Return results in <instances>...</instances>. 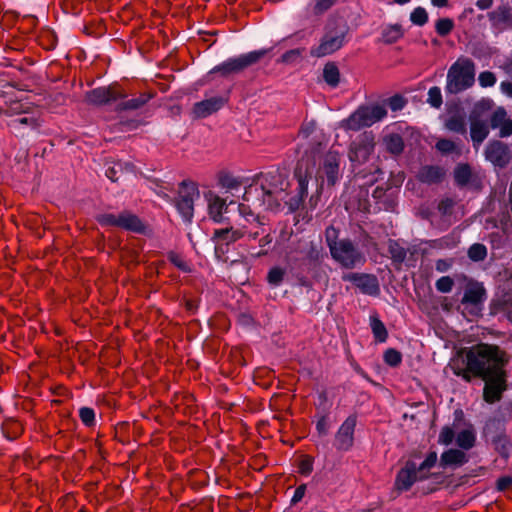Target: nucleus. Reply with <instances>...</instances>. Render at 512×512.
Instances as JSON below:
<instances>
[{
    "label": "nucleus",
    "mask_w": 512,
    "mask_h": 512,
    "mask_svg": "<svg viewBox=\"0 0 512 512\" xmlns=\"http://www.w3.org/2000/svg\"><path fill=\"white\" fill-rule=\"evenodd\" d=\"M340 163V154L335 150L321 154L319 148H313L311 151L306 149L294 171V177L298 184L296 195L288 197L286 192L289 186L288 181L281 173L273 170L255 176L254 184L246 191L245 198L249 201L252 195L256 194L255 206L278 210L282 204H285L293 212L300 208L307 197L308 185L311 181L316 186V195L310 197L309 207L314 209L324 183L332 186L339 180Z\"/></svg>",
    "instance_id": "obj_1"
},
{
    "label": "nucleus",
    "mask_w": 512,
    "mask_h": 512,
    "mask_svg": "<svg viewBox=\"0 0 512 512\" xmlns=\"http://www.w3.org/2000/svg\"><path fill=\"white\" fill-rule=\"evenodd\" d=\"M464 356L454 359L451 368L455 375L465 381L472 376L480 378L505 372L508 362L507 355L498 346L491 344H477L463 351Z\"/></svg>",
    "instance_id": "obj_2"
},
{
    "label": "nucleus",
    "mask_w": 512,
    "mask_h": 512,
    "mask_svg": "<svg viewBox=\"0 0 512 512\" xmlns=\"http://www.w3.org/2000/svg\"><path fill=\"white\" fill-rule=\"evenodd\" d=\"M254 184V181L246 188L244 196L246 195V191L250 188L251 185ZM244 200L248 202V200L244 197ZM252 202L253 208L245 203H241L238 205V219L235 220L236 227L231 226L225 229H217L214 231L213 239L217 244H230L233 243L245 235H247L250 239H256L260 235L259 231V217L256 214V210H265L263 207L255 206L254 203H257L256 194L252 195V198L249 200ZM273 211L272 209H270ZM263 233V230L261 231Z\"/></svg>",
    "instance_id": "obj_3"
},
{
    "label": "nucleus",
    "mask_w": 512,
    "mask_h": 512,
    "mask_svg": "<svg viewBox=\"0 0 512 512\" xmlns=\"http://www.w3.org/2000/svg\"><path fill=\"white\" fill-rule=\"evenodd\" d=\"M332 258L345 268H353L364 262L361 252L348 239L338 240V231L330 226L325 231Z\"/></svg>",
    "instance_id": "obj_4"
},
{
    "label": "nucleus",
    "mask_w": 512,
    "mask_h": 512,
    "mask_svg": "<svg viewBox=\"0 0 512 512\" xmlns=\"http://www.w3.org/2000/svg\"><path fill=\"white\" fill-rule=\"evenodd\" d=\"M475 81V65L469 58L457 59L447 73L446 91L460 93L470 88Z\"/></svg>",
    "instance_id": "obj_5"
},
{
    "label": "nucleus",
    "mask_w": 512,
    "mask_h": 512,
    "mask_svg": "<svg viewBox=\"0 0 512 512\" xmlns=\"http://www.w3.org/2000/svg\"><path fill=\"white\" fill-rule=\"evenodd\" d=\"M436 462V452H430L419 466H417L416 463L412 461L407 462L405 467L402 468L397 475V488L401 490H407L416 481L426 478L430 469L435 466Z\"/></svg>",
    "instance_id": "obj_6"
},
{
    "label": "nucleus",
    "mask_w": 512,
    "mask_h": 512,
    "mask_svg": "<svg viewBox=\"0 0 512 512\" xmlns=\"http://www.w3.org/2000/svg\"><path fill=\"white\" fill-rule=\"evenodd\" d=\"M7 116L15 117L8 125L15 131L21 132L22 127L36 129L40 126L38 110H31L29 102L13 101L6 108Z\"/></svg>",
    "instance_id": "obj_7"
},
{
    "label": "nucleus",
    "mask_w": 512,
    "mask_h": 512,
    "mask_svg": "<svg viewBox=\"0 0 512 512\" xmlns=\"http://www.w3.org/2000/svg\"><path fill=\"white\" fill-rule=\"evenodd\" d=\"M387 115L383 105H369L358 108L349 118L342 122V126L348 130H360L381 121Z\"/></svg>",
    "instance_id": "obj_8"
},
{
    "label": "nucleus",
    "mask_w": 512,
    "mask_h": 512,
    "mask_svg": "<svg viewBox=\"0 0 512 512\" xmlns=\"http://www.w3.org/2000/svg\"><path fill=\"white\" fill-rule=\"evenodd\" d=\"M345 35L346 28L344 26L328 30L322 37L319 45L311 49V55L314 57H324L334 53L344 45Z\"/></svg>",
    "instance_id": "obj_9"
},
{
    "label": "nucleus",
    "mask_w": 512,
    "mask_h": 512,
    "mask_svg": "<svg viewBox=\"0 0 512 512\" xmlns=\"http://www.w3.org/2000/svg\"><path fill=\"white\" fill-rule=\"evenodd\" d=\"M264 51H252L236 57L229 58L217 65L211 72H219L223 76L241 72L245 68L251 66L260 60L264 55Z\"/></svg>",
    "instance_id": "obj_10"
},
{
    "label": "nucleus",
    "mask_w": 512,
    "mask_h": 512,
    "mask_svg": "<svg viewBox=\"0 0 512 512\" xmlns=\"http://www.w3.org/2000/svg\"><path fill=\"white\" fill-rule=\"evenodd\" d=\"M199 198V190L195 183L183 182L179 192L177 209L185 221H191L194 213V200Z\"/></svg>",
    "instance_id": "obj_11"
},
{
    "label": "nucleus",
    "mask_w": 512,
    "mask_h": 512,
    "mask_svg": "<svg viewBox=\"0 0 512 512\" xmlns=\"http://www.w3.org/2000/svg\"><path fill=\"white\" fill-rule=\"evenodd\" d=\"M203 196L207 204L209 218L215 223H224L227 220L228 207L230 204H233V201L228 204L226 199L219 196L213 190L205 191Z\"/></svg>",
    "instance_id": "obj_12"
},
{
    "label": "nucleus",
    "mask_w": 512,
    "mask_h": 512,
    "mask_svg": "<svg viewBox=\"0 0 512 512\" xmlns=\"http://www.w3.org/2000/svg\"><path fill=\"white\" fill-rule=\"evenodd\" d=\"M491 104L492 102L490 100H481L474 107L470 127V135L474 146H479L485 140L489 133V129L486 122L477 119L475 115H481L486 110H489Z\"/></svg>",
    "instance_id": "obj_13"
},
{
    "label": "nucleus",
    "mask_w": 512,
    "mask_h": 512,
    "mask_svg": "<svg viewBox=\"0 0 512 512\" xmlns=\"http://www.w3.org/2000/svg\"><path fill=\"white\" fill-rule=\"evenodd\" d=\"M99 221L103 225L117 226L134 232H140L143 229L140 219L130 212L104 214L100 216Z\"/></svg>",
    "instance_id": "obj_14"
},
{
    "label": "nucleus",
    "mask_w": 512,
    "mask_h": 512,
    "mask_svg": "<svg viewBox=\"0 0 512 512\" xmlns=\"http://www.w3.org/2000/svg\"><path fill=\"white\" fill-rule=\"evenodd\" d=\"M357 418L351 415L339 427L334 440V446L337 450L348 451L354 444V431Z\"/></svg>",
    "instance_id": "obj_15"
},
{
    "label": "nucleus",
    "mask_w": 512,
    "mask_h": 512,
    "mask_svg": "<svg viewBox=\"0 0 512 512\" xmlns=\"http://www.w3.org/2000/svg\"><path fill=\"white\" fill-rule=\"evenodd\" d=\"M491 27L497 32L512 30V3L501 4L488 13Z\"/></svg>",
    "instance_id": "obj_16"
},
{
    "label": "nucleus",
    "mask_w": 512,
    "mask_h": 512,
    "mask_svg": "<svg viewBox=\"0 0 512 512\" xmlns=\"http://www.w3.org/2000/svg\"><path fill=\"white\" fill-rule=\"evenodd\" d=\"M485 381L483 396L488 403L500 400L503 391L506 389L505 372L482 378Z\"/></svg>",
    "instance_id": "obj_17"
},
{
    "label": "nucleus",
    "mask_w": 512,
    "mask_h": 512,
    "mask_svg": "<svg viewBox=\"0 0 512 512\" xmlns=\"http://www.w3.org/2000/svg\"><path fill=\"white\" fill-rule=\"evenodd\" d=\"M374 149L373 137L365 134L351 145L349 159L353 163H364Z\"/></svg>",
    "instance_id": "obj_18"
},
{
    "label": "nucleus",
    "mask_w": 512,
    "mask_h": 512,
    "mask_svg": "<svg viewBox=\"0 0 512 512\" xmlns=\"http://www.w3.org/2000/svg\"><path fill=\"white\" fill-rule=\"evenodd\" d=\"M122 92L115 86L101 87L87 94V101L95 105L108 104L122 98Z\"/></svg>",
    "instance_id": "obj_19"
},
{
    "label": "nucleus",
    "mask_w": 512,
    "mask_h": 512,
    "mask_svg": "<svg viewBox=\"0 0 512 512\" xmlns=\"http://www.w3.org/2000/svg\"><path fill=\"white\" fill-rule=\"evenodd\" d=\"M344 280L354 283L361 292L368 295H376L379 292L378 280L375 276L368 274L349 273L343 277Z\"/></svg>",
    "instance_id": "obj_20"
},
{
    "label": "nucleus",
    "mask_w": 512,
    "mask_h": 512,
    "mask_svg": "<svg viewBox=\"0 0 512 512\" xmlns=\"http://www.w3.org/2000/svg\"><path fill=\"white\" fill-rule=\"evenodd\" d=\"M485 155L488 161L499 167L505 166L509 160L507 146L499 141L489 143L486 148Z\"/></svg>",
    "instance_id": "obj_21"
},
{
    "label": "nucleus",
    "mask_w": 512,
    "mask_h": 512,
    "mask_svg": "<svg viewBox=\"0 0 512 512\" xmlns=\"http://www.w3.org/2000/svg\"><path fill=\"white\" fill-rule=\"evenodd\" d=\"M225 103L222 97H212L203 101L197 102L194 105L193 113L199 118H204L212 113L218 111Z\"/></svg>",
    "instance_id": "obj_22"
},
{
    "label": "nucleus",
    "mask_w": 512,
    "mask_h": 512,
    "mask_svg": "<svg viewBox=\"0 0 512 512\" xmlns=\"http://www.w3.org/2000/svg\"><path fill=\"white\" fill-rule=\"evenodd\" d=\"M491 127L500 130L501 137H507L512 134V120L507 118L504 108H497L491 118Z\"/></svg>",
    "instance_id": "obj_23"
},
{
    "label": "nucleus",
    "mask_w": 512,
    "mask_h": 512,
    "mask_svg": "<svg viewBox=\"0 0 512 512\" xmlns=\"http://www.w3.org/2000/svg\"><path fill=\"white\" fill-rule=\"evenodd\" d=\"M218 184L227 192H231L241 188L246 184V181L243 177L235 176L232 173L221 172L218 175Z\"/></svg>",
    "instance_id": "obj_24"
},
{
    "label": "nucleus",
    "mask_w": 512,
    "mask_h": 512,
    "mask_svg": "<svg viewBox=\"0 0 512 512\" xmlns=\"http://www.w3.org/2000/svg\"><path fill=\"white\" fill-rule=\"evenodd\" d=\"M467 461L466 454L457 449H449L441 455L443 466L462 465Z\"/></svg>",
    "instance_id": "obj_25"
},
{
    "label": "nucleus",
    "mask_w": 512,
    "mask_h": 512,
    "mask_svg": "<svg viewBox=\"0 0 512 512\" xmlns=\"http://www.w3.org/2000/svg\"><path fill=\"white\" fill-rule=\"evenodd\" d=\"M381 35L384 43L392 44L403 37L404 31L400 24H390L383 27Z\"/></svg>",
    "instance_id": "obj_26"
},
{
    "label": "nucleus",
    "mask_w": 512,
    "mask_h": 512,
    "mask_svg": "<svg viewBox=\"0 0 512 512\" xmlns=\"http://www.w3.org/2000/svg\"><path fill=\"white\" fill-rule=\"evenodd\" d=\"M444 171L437 166H425L419 172V179L426 183H435L441 180Z\"/></svg>",
    "instance_id": "obj_27"
},
{
    "label": "nucleus",
    "mask_w": 512,
    "mask_h": 512,
    "mask_svg": "<svg viewBox=\"0 0 512 512\" xmlns=\"http://www.w3.org/2000/svg\"><path fill=\"white\" fill-rule=\"evenodd\" d=\"M484 300V289L481 286L469 287L463 296L462 304H472L477 307Z\"/></svg>",
    "instance_id": "obj_28"
},
{
    "label": "nucleus",
    "mask_w": 512,
    "mask_h": 512,
    "mask_svg": "<svg viewBox=\"0 0 512 512\" xmlns=\"http://www.w3.org/2000/svg\"><path fill=\"white\" fill-rule=\"evenodd\" d=\"M475 433L472 429L467 428L460 431L456 436L457 445L464 449L468 450L474 446L475 443Z\"/></svg>",
    "instance_id": "obj_29"
},
{
    "label": "nucleus",
    "mask_w": 512,
    "mask_h": 512,
    "mask_svg": "<svg viewBox=\"0 0 512 512\" xmlns=\"http://www.w3.org/2000/svg\"><path fill=\"white\" fill-rule=\"evenodd\" d=\"M339 70L333 63H328L323 69V78L325 82L331 87H336L339 83Z\"/></svg>",
    "instance_id": "obj_30"
},
{
    "label": "nucleus",
    "mask_w": 512,
    "mask_h": 512,
    "mask_svg": "<svg viewBox=\"0 0 512 512\" xmlns=\"http://www.w3.org/2000/svg\"><path fill=\"white\" fill-rule=\"evenodd\" d=\"M370 326L376 340L379 342H385L388 334L383 322L378 317L371 316Z\"/></svg>",
    "instance_id": "obj_31"
},
{
    "label": "nucleus",
    "mask_w": 512,
    "mask_h": 512,
    "mask_svg": "<svg viewBox=\"0 0 512 512\" xmlns=\"http://www.w3.org/2000/svg\"><path fill=\"white\" fill-rule=\"evenodd\" d=\"M318 134L319 133L317 131L316 123L314 121H310L306 122L302 126L299 132V138L301 139V141H309L310 139L311 141H313L319 138Z\"/></svg>",
    "instance_id": "obj_32"
},
{
    "label": "nucleus",
    "mask_w": 512,
    "mask_h": 512,
    "mask_svg": "<svg viewBox=\"0 0 512 512\" xmlns=\"http://www.w3.org/2000/svg\"><path fill=\"white\" fill-rule=\"evenodd\" d=\"M454 29V21L450 18H440L435 22V30L441 37H445Z\"/></svg>",
    "instance_id": "obj_33"
},
{
    "label": "nucleus",
    "mask_w": 512,
    "mask_h": 512,
    "mask_svg": "<svg viewBox=\"0 0 512 512\" xmlns=\"http://www.w3.org/2000/svg\"><path fill=\"white\" fill-rule=\"evenodd\" d=\"M385 143L387 149L394 154H398L403 150L402 138L397 134L387 136L385 138Z\"/></svg>",
    "instance_id": "obj_34"
},
{
    "label": "nucleus",
    "mask_w": 512,
    "mask_h": 512,
    "mask_svg": "<svg viewBox=\"0 0 512 512\" xmlns=\"http://www.w3.org/2000/svg\"><path fill=\"white\" fill-rule=\"evenodd\" d=\"M446 128L453 132L465 133L466 123L463 117L453 116L447 120Z\"/></svg>",
    "instance_id": "obj_35"
},
{
    "label": "nucleus",
    "mask_w": 512,
    "mask_h": 512,
    "mask_svg": "<svg viewBox=\"0 0 512 512\" xmlns=\"http://www.w3.org/2000/svg\"><path fill=\"white\" fill-rule=\"evenodd\" d=\"M468 256L472 261H482L487 256V249L483 244L475 243L469 248Z\"/></svg>",
    "instance_id": "obj_36"
},
{
    "label": "nucleus",
    "mask_w": 512,
    "mask_h": 512,
    "mask_svg": "<svg viewBox=\"0 0 512 512\" xmlns=\"http://www.w3.org/2000/svg\"><path fill=\"white\" fill-rule=\"evenodd\" d=\"M410 21L417 26H423L428 22V13L423 7L415 8L410 14Z\"/></svg>",
    "instance_id": "obj_37"
},
{
    "label": "nucleus",
    "mask_w": 512,
    "mask_h": 512,
    "mask_svg": "<svg viewBox=\"0 0 512 512\" xmlns=\"http://www.w3.org/2000/svg\"><path fill=\"white\" fill-rule=\"evenodd\" d=\"M471 176V169L468 165H459L454 172L455 180L460 185L468 183Z\"/></svg>",
    "instance_id": "obj_38"
},
{
    "label": "nucleus",
    "mask_w": 512,
    "mask_h": 512,
    "mask_svg": "<svg viewBox=\"0 0 512 512\" xmlns=\"http://www.w3.org/2000/svg\"><path fill=\"white\" fill-rule=\"evenodd\" d=\"M336 0H313L312 12L315 15H321L329 10Z\"/></svg>",
    "instance_id": "obj_39"
},
{
    "label": "nucleus",
    "mask_w": 512,
    "mask_h": 512,
    "mask_svg": "<svg viewBox=\"0 0 512 512\" xmlns=\"http://www.w3.org/2000/svg\"><path fill=\"white\" fill-rule=\"evenodd\" d=\"M427 102L434 108H439L442 104V94L439 87H431L428 91Z\"/></svg>",
    "instance_id": "obj_40"
},
{
    "label": "nucleus",
    "mask_w": 512,
    "mask_h": 512,
    "mask_svg": "<svg viewBox=\"0 0 512 512\" xmlns=\"http://www.w3.org/2000/svg\"><path fill=\"white\" fill-rule=\"evenodd\" d=\"M436 148L441 153H444V154H450V153H454V152H456L457 154L460 153L456 144L453 141L447 140V139L439 140L436 144Z\"/></svg>",
    "instance_id": "obj_41"
},
{
    "label": "nucleus",
    "mask_w": 512,
    "mask_h": 512,
    "mask_svg": "<svg viewBox=\"0 0 512 512\" xmlns=\"http://www.w3.org/2000/svg\"><path fill=\"white\" fill-rule=\"evenodd\" d=\"M148 98L145 96H140L137 98H132L120 103V107L122 109H138L142 105L147 102Z\"/></svg>",
    "instance_id": "obj_42"
},
{
    "label": "nucleus",
    "mask_w": 512,
    "mask_h": 512,
    "mask_svg": "<svg viewBox=\"0 0 512 512\" xmlns=\"http://www.w3.org/2000/svg\"><path fill=\"white\" fill-rule=\"evenodd\" d=\"M478 82L481 87H492L496 83V77L494 73L490 71L481 72L478 76Z\"/></svg>",
    "instance_id": "obj_43"
},
{
    "label": "nucleus",
    "mask_w": 512,
    "mask_h": 512,
    "mask_svg": "<svg viewBox=\"0 0 512 512\" xmlns=\"http://www.w3.org/2000/svg\"><path fill=\"white\" fill-rule=\"evenodd\" d=\"M285 271L279 267L272 268L268 273V281L274 286H278L284 277Z\"/></svg>",
    "instance_id": "obj_44"
},
{
    "label": "nucleus",
    "mask_w": 512,
    "mask_h": 512,
    "mask_svg": "<svg viewBox=\"0 0 512 512\" xmlns=\"http://www.w3.org/2000/svg\"><path fill=\"white\" fill-rule=\"evenodd\" d=\"M454 285L453 280L449 276H443L436 282V288L442 293H448L452 290Z\"/></svg>",
    "instance_id": "obj_45"
},
{
    "label": "nucleus",
    "mask_w": 512,
    "mask_h": 512,
    "mask_svg": "<svg viewBox=\"0 0 512 512\" xmlns=\"http://www.w3.org/2000/svg\"><path fill=\"white\" fill-rule=\"evenodd\" d=\"M455 437V433L452 430V428L445 426L442 428L439 434V443L443 445H449L452 443L453 439Z\"/></svg>",
    "instance_id": "obj_46"
},
{
    "label": "nucleus",
    "mask_w": 512,
    "mask_h": 512,
    "mask_svg": "<svg viewBox=\"0 0 512 512\" xmlns=\"http://www.w3.org/2000/svg\"><path fill=\"white\" fill-rule=\"evenodd\" d=\"M384 360L391 366H397L401 362V354L394 349H388L384 354Z\"/></svg>",
    "instance_id": "obj_47"
},
{
    "label": "nucleus",
    "mask_w": 512,
    "mask_h": 512,
    "mask_svg": "<svg viewBox=\"0 0 512 512\" xmlns=\"http://www.w3.org/2000/svg\"><path fill=\"white\" fill-rule=\"evenodd\" d=\"M79 416H80L82 422L87 426H91L94 423L95 413H94L93 409H91V408H88V407L81 408L79 411Z\"/></svg>",
    "instance_id": "obj_48"
},
{
    "label": "nucleus",
    "mask_w": 512,
    "mask_h": 512,
    "mask_svg": "<svg viewBox=\"0 0 512 512\" xmlns=\"http://www.w3.org/2000/svg\"><path fill=\"white\" fill-rule=\"evenodd\" d=\"M169 260L182 271H189L188 264L180 255L176 253H170Z\"/></svg>",
    "instance_id": "obj_49"
},
{
    "label": "nucleus",
    "mask_w": 512,
    "mask_h": 512,
    "mask_svg": "<svg viewBox=\"0 0 512 512\" xmlns=\"http://www.w3.org/2000/svg\"><path fill=\"white\" fill-rule=\"evenodd\" d=\"M316 429L320 435H327L330 429V424L326 416H322L316 423Z\"/></svg>",
    "instance_id": "obj_50"
},
{
    "label": "nucleus",
    "mask_w": 512,
    "mask_h": 512,
    "mask_svg": "<svg viewBox=\"0 0 512 512\" xmlns=\"http://www.w3.org/2000/svg\"><path fill=\"white\" fill-rule=\"evenodd\" d=\"M119 171H122V164L121 163H117L111 167H108L106 169V176L112 180V181H118L120 179V176H118V172Z\"/></svg>",
    "instance_id": "obj_51"
},
{
    "label": "nucleus",
    "mask_w": 512,
    "mask_h": 512,
    "mask_svg": "<svg viewBox=\"0 0 512 512\" xmlns=\"http://www.w3.org/2000/svg\"><path fill=\"white\" fill-rule=\"evenodd\" d=\"M390 251L392 253V256L396 260H403L405 258V251L403 248L398 247V245L394 242L390 243Z\"/></svg>",
    "instance_id": "obj_52"
},
{
    "label": "nucleus",
    "mask_w": 512,
    "mask_h": 512,
    "mask_svg": "<svg viewBox=\"0 0 512 512\" xmlns=\"http://www.w3.org/2000/svg\"><path fill=\"white\" fill-rule=\"evenodd\" d=\"M512 485V477L510 476H504L498 479L497 481V488L499 490H505L509 488Z\"/></svg>",
    "instance_id": "obj_53"
},
{
    "label": "nucleus",
    "mask_w": 512,
    "mask_h": 512,
    "mask_svg": "<svg viewBox=\"0 0 512 512\" xmlns=\"http://www.w3.org/2000/svg\"><path fill=\"white\" fill-rule=\"evenodd\" d=\"M305 494V486H299L296 488L294 495L292 497V502H298L300 501Z\"/></svg>",
    "instance_id": "obj_54"
},
{
    "label": "nucleus",
    "mask_w": 512,
    "mask_h": 512,
    "mask_svg": "<svg viewBox=\"0 0 512 512\" xmlns=\"http://www.w3.org/2000/svg\"><path fill=\"white\" fill-rule=\"evenodd\" d=\"M451 266V263L448 262L447 260H438L436 262V269L439 271V272H445L449 269V267Z\"/></svg>",
    "instance_id": "obj_55"
},
{
    "label": "nucleus",
    "mask_w": 512,
    "mask_h": 512,
    "mask_svg": "<svg viewBox=\"0 0 512 512\" xmlns=\"http://www.w3.org/2000/svg\"><path fill=\"white\" fill-rule=\"evenodd\" d=\"M493 5V0H477L476 6L481 10L489 9Z\"/></svg>",
    "instance_id": "obj_56"
},
{
    "label": "nucleus",
    "mask_w": 512,
    "mask_h": 512,
    "mask_svg": "<svg viewBox=\"0 0 512 512\" xmlns=\"http://www.w3.org/2000/svg\"><path fill=\"white\" fill-rule=\"evenodd\" d=\"M500 88L504 94L512 97V82H502Z\"/></svg>",
    "instance_id": "obj_57"
},
{
    "label": "nucleus",
    "mask_w": 512,
    "mask_h": 512,
    "mask_svg": "<svg viewBox=\"0 0 512 512\" xmlns=\"http://www.w3.org/2000/svg\"><path fill=\"white\" fill-rule=\"evenodd\" d=\"M390 106L393 110H398L403 107V104L400 98L394 97L390 101Z\"/></svg>",
    "instance_id": "obj_58"
},
{
    "label": "nucleus",
    "mask_w": 512,
    "mask_h": 512,
    "mask_svg": "<svg viewBox=\"0 0 512 512\" xmlns=\"http://www.w3.org/2000/svg\"><path fill=\"white\" fill-rule=\"evenodd\" d=\"M299 55H300L299 50H291V51H288V52H286V53L283 55V61L288 62V61H290L293 57H295V56H299Z\"/></svg>",
    "instance_id": "obj_59"
},
{
    "label": "nucleus",
    "mask_w": 512,
    "mask_h": 512,
    "mask_svg": "<svg viewBox=\"0 0 512 512\" xmlns=\"http://www.w3.org/2000/svg\"><path fill=\"white\" fill-rule=\"evenodd\" d=\"M474 13V9L471 8V7H467L463 10V12L461 13V15L459 16V19H464V18H467L469 17L470 15H472Z\"/></svg>",
    "instance_id": "obj_60"
},
{
    "label": "nucleus",
    "mask_w": 512,
    "mask_h": 512,
    "mask_svg": "<svg viewBox=\"0 0 512 512\" xmlns=\"http://www.w3.org/2000/svg\"><path fill=\"white\" fill-rule=\"evenodd\" d=\"M431 3L435 7H444L447 5L448 0H431Z\"/></svg>",
    "instance_id": "obj_61"
},
{
    "label": "nucleus",
    "mask_w": 512,
    "mask_h": 512,
    "mask_svg": "<svg viewBox=\"0 0 512 512\" xmlns=\"http://www.w3.org/2000/svg\"><path fill=\"white\" fill-rule=\"evenodd\" d=\"M271 241H272V238L267 234V235H265L263 238H261V240H260V246H261V247H264V246H266V245L270 244V243H271Z\"/></svg>",
    "instance_id": "obj_62"
},
{
    "label": "nucleus",
    "mask_w": 512,
    "mask_h": 512,
    "mask_svg": "<svg viewBox=\"0 0 512 512\" xmlns=\"http://www.w3.org/2000/svg\"><path fill=\"white\" fill-rule=\"evenodd\" d=\"M396 3L400 4V5H403V4H406L408 3L410 0H394Z\"/></svg>",
    "instance_id": "obj_63"
},
{
    "label": "nucleus",
    "mask_w": 512,
    "mask_h": 512,
    "mask_svg": "<svg viewBox=\"0 0 512 512\" xmlns=\"http://www.w3.org/2000/svg\"><path fill=\"white\" fill-rule=\"evenodd\" d=\"M450 204H451V202L446 201V202H442V203H441V206H442V205H447V206H448V205H450Z\"/></svg>",
    "instance_id": "obj_64"
}]
</instances>
